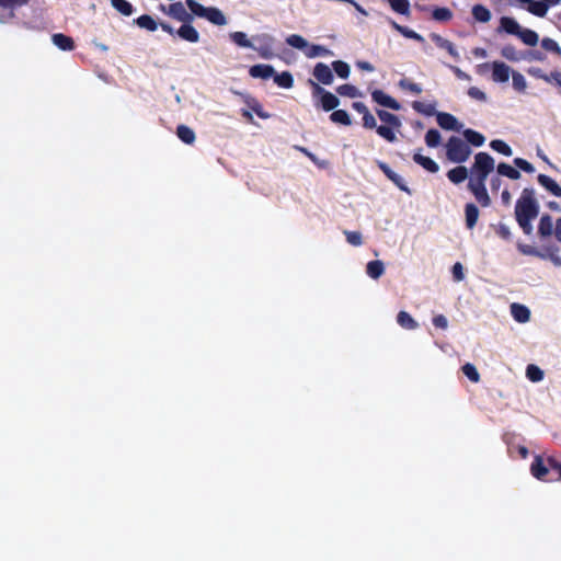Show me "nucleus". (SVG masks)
Here are the masks:
<instances>
[{
	"mask_svg": "<svg viewBox=\"0 0 561 561\" xmlns=\"http://www.w3.org/2000/svg\"><path fill=\"white\" fill-rule=\"evenodd\" d=\"M185 3L191 12L186 11L182 2H173L168 5L165 14L182 23H192L194 21V16L205 19L211 24L218 26L227 23L225 14L218 8L204 7L196 0H186Z\"/></svg>",
	"mask_w": 561,
	"mask_h": 561,
	"instance_id": "nucleus-1",
	"label": "nucleus"
},
{
	"mask_svg": "<svg viewBox=\"0 0 561 561\" xmlns=\"http://www.w3.org/2000/svg\"><path fill=\"white\" fill-rule=\"evenodd\" d=\"M495 162L488 152H478L471 167V178L468 183L485 184L489 174L494 170Z\"/></svg>",
	"mask_w": 561,
	"mask_h": 561,
	"instance_id": "nucleus-2",
	"label": "nucleus"
},
{
	"mask_svg": "<svg viewBox=\"0 0 561 561\" xmlns=\"http://www.w3.org/2000/svg\"><path fill=\"white\" fill-rule=\"evenodd\" d=\"M539 214V205L531 187L523 190L515 205V218H536Z\"/></svg>",
	"mask_w": 561,
	"mask_h": 561,
	"instance_id": "nucleus-3",
	"label": "nucleus"
},
{
	"mask_svg": "<svg viewBox=\"0 0 561 561\" xmlns=\"http://www.w3.org/2000/svg\"><path fill=\"white\" fill-rule=\"evenodd\" d=\"M470 146L457 136L449 137L446 144V157L454 163L466 162L471 154Z\"/></svg>",
	"mask_w": 561,
	"mask_h": 561,
	"instance_id": "nucleus-4",
	"label": "nucleus"
},
{
	"mask_svg": "<svg viewBox=\"0 0 561 561\" xmlns=\"http://www.w3.org/2000/svg\"><path fill=\"white\" fill-rule=\"evenodd\" d=\"M309 84L311 85L312 98L318 100L316 106H320L323 111L330 112L340 105V99L335 94L325 90L311 79L309 80Z\"/></svg>",
	"mask_w": 561,
	"mask_h": 561,
	"instance_id": "nucleus-5",
	"label": "nucleus"
},
{
	"mask_svg": "<svg viewBox=\"0 0 561 561\" xmlns=\"http://www.w3.org/2000/svg\"><path fill=\"white\" fill-rule=\"evenodd\" d=\"M256 45L253 44L252 49L257 51L259 56L263 59H271L275 56L274 43L275 39L268 34H261L253 37Z\"/></svg>",
	"mask_w": 561,
	"mask_h": 561,
	"instance_id": "nucleus-6",
	"label": "nucleus"
},
{
	"mask_svg": "<svg viewBox=\"0 0 561 561\" xmlns=\"http://www.w3.org/2000/svg\"><path fill=\"white\" fill-rule=\"evenodd\" d=\"M489 66H491V68H492V80L494 82L505 83L508 81L510 76L512 75V71H513L510 66H507L503 61H493L491 65H489V64L481 65V67H485V68Z\"/></svg>",
	"mask_w": 561,
	"mask_h": 561,
	"instance_id": "nucleus-7",
	"label": "nucleus"
},
{
	"mask_svg": "<svg viewBox=\"0 0 561 561\" xmlns=\"http://www.w3.org/2000/svg\"><path fill=\"white\" fill-rule=\"evenodd\" d=\"M377 167L382 171L387 179L390 180L399 190L405 192L409 195L412 194L411 190L405 184L403 178L397 174L386 162L377 161Z\"/></svg>",
	"mask_w": 561,
	"mask_h": 561,
	"instance_id": "nucleus-8",
	"label": "nucleus"
},
{
	"mask_svg": "<svg viewBox=\"0 0 561 561\" xmlns=\"http://www.w3.org/2000/svg\"><path fill=\"white\" fill-rule=\"evenodd\" d=\"M28 1L30 0H0V8L8 11L7 14H0V22L7 23L9 20H12L15 16L14 10L27 4Z\"/></svg>",
	"mask_w": 561,
	"mask_h": 561,
	"instance_id": "nucleus-9",
	"label": "nucleus"
},
{
	"mask_svg": "<svg viewBox=\"0 0 561 561\" xmlns=\"http://www.w3.org/2000/svg\"><path fill=\"white\" fill-rule=\"evenodd\" d=\"M436 121L439 127L445 130L459 131L462 126L453 114L446 112H438Z\"/></svg>",
	"mask_w": 561,
	"mask_h": 561,
	"instance_id": "nucleus-10",
	"label": "nucleus"
},
{
	"mask_svg": "<svg viewBox=\"0 0 561 561\" xmlns=\"http://www.w3.org/2000/svg\"><path fill=\"white\" fill-rule=\"evenodd\" d=\"M468 190L482 207H489L491 205V197L489 196L485 184L468 183Z\"/></svg>",
	"mask_w": 561,
	"mask_h": 561,
	"instance_id": "nucleus-11",
	"label": "nucleus"
},
{
	"mask_svg": "<svg viewBox=\"0 0 561 561\" xmlns=\"http://www.w3.org/2000/svg\"><path fill=\"white\" fill-rule=\"evenodd\" d=\"M352 107L363 115V126L367 129L377 128L375 116L369 112L368 107L363 102H353Z\"/></svg>",
	"mask_w": 561,
	"mask_h": 561,
	"instance_id": "nucleus-12",
	"label": "nucleus"
},
{
	"mask_svg": "<svg viewBox=\"0 0 561 561\" xmlns=\"http://www.w3.org/2000/svg\"><path fill=\"white\" fill-rule=\"evenodd\" d=\"M313 77L322 84L329 85L333 82L334 76L331 68L323 64L318 62L313 68Z\"/></svg>",
	"mask_w": 561,
	"mask_h": 561,
	"instance_id": "nucleus-13",
	"label": "nucleus"
},
{
	"mask_svg": "<svg viewBox=\"0 0 561 561\" xmlns=\"http://www.w3.org/2000/svg\"><path fill=\"white\" fill-rule=\"evenodd\" d=\"M371 98L373 100L378 103L379 105L381 106H385V107H388V108H391L393 111H399L401 108V105L400 103L393 99L392 96L386 94L383 91L381 90H375L373 93H371Z\"/></svg>",
	"mask_w": 561,
	"mask_h": 561,
	"instance_id": "nucleus-14",
	"label": "nucleus"
},
{
	"mask_svg": "<svg viewBox=\"0 0 561 561\" xmlns=\"http://www.w3.org/2000/svg\"><path fill=\"white\" fill-rule=\"evenodd\" d=\"M175 33L181 39L190 43H197L199 41V33L191 23H183Z\"/></svg>",
	"mask_w": 561,
	"mask_h": 561,
	"instance_id": "nucleus-15",
	"label": "nucleus"
},
{
	"mask_svg": "<svg viewBox=\"0 0 561 561\" xmlns=\"http://www.w3.org/2000/svg\"><path fill=\"white\" fill-rule=\"evenodd\" d=\"M51 42L55 46H57L60 50L64 51H71L76 47L73 38L62 33L53 34Z\"/></svg>",
	"mask_w": 561,
	"mask_h": 561,
	"instance_id": "nucleus-16",
	"label": "nucleus"
},
{
	"mask_svg": "<svg viewBox=\"0 0 561 561\" xmlns=\"http://www.w3.org/2000/svg\"><path fill=\"white\" fill-rule=\"evenodd\" d=\"M531 474L538 480H546L549 472L548 463L546 465L540 456H536L530 465Z\"/></svg>",
	"mask_w": 561,
	"mask_h": 561,
	"instance_id": "nucleus-17",
	"label": "nucleus"
},
{
	"mask_svg": "<svg viewBox=\"0 0 561 561\" xmlns=\"http://www.w3.org/2000/svg\"><path fill=\"white\" fill-rule=\"evenodd\" d=\"M431 38L437 47L445 49L454 59H459V54L455 45L449 39L444 38L439 34L435 33L431 35Z\"/></svg>",
	"mask_w": 561,
	"mask_h": 561,
	"instance_id": "nucleus-18",
	"label": "nucleus"
},
{
	"mask_svg": "<svg viewBox=\"0 0 561 561\" xmlns=\"http://www.w3.org/2000/svg\"><path fill=\"white\" fill-rule=\"evenodd\" d=\"M520 27L522 26L519 25V23L514 18L502 16L500 19V26H499L497 31L499 32H505L506 34L517 36Z\"/></svg>",
	"mask_w": 561,
	"mask_h": 561,
	"instance_id": "nucleus-19",
	"label": "nucleus"
},
{
	"mask_svg": "<svg viewBox=\"0 0 561 561\" xmlns=\"http://www.w3.org/2000/svg\"><path fill=\"white\" fill-rule=\"evenodd\" d=\"M421 150L422 149H419L414 154H413V161L421 165L423 169H425L426 171L431 172V173H436L438 172L439 170V167L438 164L433 160L431 159L430 157H425L423 154H421Z\"/></svg>",
	"mask_w": 561,
	"mask_h": 561,
	"instance_id": "nucleus-20",
	"label": "nucleus"
},
{
	"mask_svg": "<svg viewBox=\"0 0 561 561\" xmlns=\"http://www.w3.org/2000/svg\"><path fill=\"white\" fill-rule=\"evenodd\" d=\"M249 73L252 78L270 79L275 70L271 65L259 64L250 67Z\"/></svg>",
	"mask_w": 561,
	"mask_h": 561,
	"instance_id": "nucleus-21",
	"label": "nucleus"
},
{
	"mask_svg": "<svg viewBox=\"0 0 561 561\" xmlns=\"http://www.w3.org/2000/svg\"><path fill=\"white\" fill-rule=\"evenodd\" d=\"M537 180L538 183L552 195L561 197V186L553 179L546 174H539Z\"/></svg>",
	"mask_w": 561,
	"mask_h": 561,
	"instance_id": "nucleus-22",
	"label": "nucleus"
},
{
	"mask_svg": "<svg viewBox=\"0 0 561 561\" xmlns=\"http://www.w3.org/2000/svg\"><path fill=\"white\" fill-rule=\"evenodd\" d=\"M479 208L473 203H468L465 206V218H466V227L468 229H473L478 222L479 218Z\"/></svg>",
	"mask_w": 561,
	"mask_h": 561,
	"instance_id": "nucleus-23",
	"label": "nucleus"
},
{
	"mask_svg": "<svg viewBox=\"0 0 561 561\" xmlns=\"http://www.w3.org/2000/svg\"><path fill=\"white\" fill-rule=\"evenodd\" d=\"M511 312H512L513 318L519 323H525L530 319V311L524 305H520L517 302L512 304Z\"/></svg>",
	"mask_w": 561,
	"mask_h": 561,
	"instance_id": "nucleus-24",
	"label": "nucleus"
},
{
	"mask_svg": "<svg viewBox=\"0 0 561 561\" xmlns=\"http://www.w3.org/2000/svg\"><path fill=\"white\" fill-rule=\"evenodd\" d=\"M553 233L552 217L548 214L541 216L538 225V234L540 238H548Z\"/></svg>",
	"mask_w": 561,
	"mask_h": 561,
	"instance_id": "nucleus-25",
	"label": "nucleus"
},
{
	"mask_svg": "<svg viewBox=\"0 0 561 561\" xmlns=\"http://www.w3.org/2000/svg\"><path fill=\"white\" fill-rule=\"evenodd\" d=\"M517 1L520 3H527L528 4L527 10L536 16L542 18L547 14L548 5L543 2H539L536 0H517Z\"/></svg>",
	"mask_w": 561,
	"mask_h": 561,
	"instance_id": "nucleus-26",
	"label": "nucleus"
},
{
	"mask_svg": "<svg viewBox=\"0 0 561 561\" xmlns=\"http://www.w3.org/2000/svg\"><path fill=\"white\" fill-rule=\"evenodd\" d=\"M388 22H389V24L391 25V27L393 30H396L397 32H399L401 35H403L407 38L414 39V41H417V42H422L424 39L423 36H421L415 31H413V30H411V28H409L407 26H402V25L398 24L392 19H389Z\"/></svg>",
	"mask_w": 561,
	"mask_h": 561,
	"instance_id": "nucleus-27",
	"label": "nucleus"
},
{
	"mask_svg": "<svg viewBox=\"0 0 561 561\" xmlns=\"http://www.w3.org/2000/svg\"><path fill=\"white\" fill-rule=\"evenodd\" d=\"M517 37L527 46H536L539 42L538 34L530 28L520 27Z\"/></svg>",
	"mask_w": 561,
	"mask_h": 561,
	"instance_id": "nucleus-28",
	"label": "nucleus"
},
{
	"mask_svg": "<svg viewBox=\"0 0 561 561\" xmlns=\"http://www.w3.org/2000/svg\"><path fill=\"white\" fill-rule=\"evenodd\" d=\"M463 137H465V141L468 144V145H472L474 147H480L484 144L485 141V137L477 131V130H473V129H465L463 133H462Z\"/></svg>",
	"mask_w": 561,
	"mask_h": 561,
	"instance_id": "nucleus-29",
	"label": "nucleus"
},
{
	"mask_svg": "<svg viewBox=\"0 0 561 561\" xmlns=\"http://www.w3.org/2000/svg\"><path fill=\"white\" fill-rule=\"evenodd\" d=\"M448 180L454 184H460L468 178V170L466 167L459 165L447 172Z\"/></svg>",
	"mask_w": 561,
	"mask_h": 561,
	"instance_id": "nucleus-30",
	"label": "nucleus"
},
{
	"mask_svg": "<svg viewBox=\"0 0 561 561\" xmlns=\"http://www.w3.org/2000/svg\"><path fill=\"white\" fill-rule=\"evenodd\" d=\"M376 113L381 122L386 123L392 128L399 129L401 127V121L397 115L385 110H377Z\"/></svg>",
	"mask_w": 561,
	"mask_h": 561,
	"instance_id": "nucleus-31",
	"label": "nucleus"
},
{
	"mask_svg": "<svg viewBox=\"0 0 561 561\" xmlns=\"http://www.w3.org/2000/svg\"><path fill=\"white\" fill-rule=\"evenodd\" d=\"M497 174L501 176H506L511 180H518L520 178V172L508 163L501 162L496 167Z\"/></svg>",
	"mask_w": 561,
	"mask_h": 561,
	"instance_id": "nucleus-32",
	"label": "nucleus"
},
{
	"mask_svg": "<svg viewBox=\"0 0 561 561\" xmlns=\"http://www.w3.org/2000/svg\"><path fill=\"white\" fill-rule=\"evenodd\" d=\"M176 136L186 145H192L196 139L194 130L186 125L176 127Z\"/></svg>",
	"mask_w": 561,
	"mask_h": 561,
	"instance_id": "nucleus-33",
	"label": "nucleus"
},
{
	"mask_svg": "<svg viewBox=\"0 0 561 561\" xmlns=\"http://www.w3.org/2000/svg\"><path fill=\"white\" fill-rule=\"evenodd\" d=\"M385 272V265L381 261L375 260L367 263L366 273L373 279H378Z\"/></svg>",
	"mask_w": 561,
	"mask_h": 561,
	"instance_id": "nucleus-34",
	"label": "nucleus"
},
{
	"mask_svg": "<svg viewBox=\"0 0 561 561\" xmlns=\"http://www.w3.org/2000/svg\"><path fill=\"white\" fill-rule=\"evenodd\" d=\"M398 324L407 330H414L419 327L417 322L407 311H400L397 316Z\"/></svg>",
	"mask_w": 561,
	"mask_h": 561,
	"instance_id": "nucleus-35",
	"label": "nucleus"
},
{
	"mask_svg": "<svg viewBox=\"0 0 561 561\" xmlns=\"http://www.w3.org/2000/svg\"><path fill=\"white\" fill-rule=\"evenodd\" d=\"M453 16V11L446 7H435L432 11V19L437 22H449Z\"/></svg>",
	"mask_w": 561,
	"mask_h": 561,
	"instance_id": "nucleus-36",
	"label": "nucleus"
},
{
	"mask_svg": "<svg viewBox=\"0 0 561 561\" xmlns=\"http://www.w3.org/2000/svg\"><path fill=\"white\" fill-rule=\"evenodd\" d=\"M245 104L260 118L267 119V118L271 117V115L263 110L262 104L255 98L248 96L247 100H245Z\"/></svg>",
	"mask_w": 561,
	"mask_h": 561,
	"instance_id": "nucleus-37",
	"label": "nucleus"
},
{
	"mask_svg": "<svg viewBox=\"0 0 561 561\" xmlns=\"http://www.w3.org/2000/svg\"><path fill=\"white\" fill-rule=\"evenodd\" d=\"M136 24L140 27V28H145L147 31H150V32H154L157 31L158 28V23L154 21V19L149 15V14H142L140 16H138L136 20H135Z\"/></svg>",
	"mask_w": 561,
	"mask_h": 561,
	"instance_id": "nucleus-38",
	"label": "nucleus"
},
{
	"mask_svg": "<svg viewBox=\"0 0 561 561\" xmlns=\"http://www.w3.org/2000/svg\"><path fill=\"white\" fill-rule=\"evenodd\" d=\"M412 107L417 113H421L425 116H433L436 115L438 112H436L435 103H424L420 101H414L412 103Z\"/></svg>",
	"mask_w": 561,
	"mask_h": 561,
	"instance_id": "nucleus-39",
	"label": "nucleus"
},
{
	"mask_svg": "<svg viewBox=\"0 0 561 561\" xmlns=\"http://www.w3.org/2000/svg\"><path fill=\"white\" fill-rule=\"evenodd\" d=\"M391 9L401 15L410 16V2L409 0H387Z\"/></svg>",
	"mask_w": 561,
	"mask_h": 561,
	"instance_id": "nucleus-40",
	"label": "nucleus"
},
{
	"mask_svg": "<svg viewBox=\"0 0 561 561\" xmlns=\"http://www.w3.org/2000/svg\"><path fill=\"white\" fill-rule=\"evenodd\" d=\"M472 16L481 23H486L491 20V12L482 4H476L472 8Z\"/></svg>",
	"mask_w": 561,
	"mask_h": 561,
	"instance_id": "nucleus-41",
	"label": "nucleus"
},
{
	"mask_svg": "<svg viewBox=\"0 0 561 561\" xmlns=\"http://www.w3.org/2000/svg\"><path fill=\"white\" fill-rule=\"evenodd\" d=\"M274 82L284 89H290L294 85V78L290 72L274 73Z\"/></svg>",
	"mask_w": 561,
	"mask_h": 561,
	"instance_id": "nucleus-42",
	"label": "nucleus"
},
{
	"mask_svg": "<svg viewBox=\"0 0 561 561\" xmlns=\"http://www.w3.org/2000/svg\"><path fill=\"white\" fill-rule=\"evenodd\" d=\"M331 122L335 124H341L344 126H350L352 124L351 117L345 110H335L330 115Z\"/></svg>",
	"mask_w": 561,
	"mask_h": 561,
	"instance_id": "nucleus-43",
	"label": "nucleus"
},
{
	"mask_svg": "<svg viewBox=\"0 0 561 561\" xmlns=\"http://www.w3.org/2000/svg\"><path fill=\"white\" fill-rule=\"evenodd\" d=\"M231 41L243 48H252L253 43L248 38L247 34L240 31L230 33Z\"/></svg>",
	"mask_w": 561,
	"mask_h": 561,
	"instance_id": "nucleus-44",
	"label": "nucleus"
},
{
	"mask_svg": "<svg viewBox=\"0 0 561 561\" xmlns=\"http://www.w3.org/2000/svg\"><path fill=\"white\" fill-rule=\"evenodd\" d=\"M112 7L125 16L133 14L134 8L127 0H111Z\"/></svg>",
	"mask_w": 561,
	"mask_h": 561,
	"instance_id": "nucleus-45",
	"label": "nucleus"
},
{
	"mask_svg": "<svg viewBox=\"0 0 561 561\" xmlns=\"http://www.w3.org/2000/svg\"><path fill=\"white\" fill-rule=\"evenodd\" d=\"M424 139H425L426 146L430 148H436L442 142L440 133L435 128L428 129L427 133L425 134Z\"/></svg>",
	"mask_w": 561,
	"mask_h": 561,
	"instance_id": "nucleus-46",
	"label": "nucleus"
},
{
	"mask_svg": "<svg viewBox=\"0 0 561 561\" xmlns=\"http://www.w3.org/2000/svg\"><path fill=\"white\" fill-rule=\"evenodd\" d=\"M543 370L534 365V364H529L526 368V377L533 381V382H539L543 379Z\"/></svg>",
	"mask_w": 561,
	"mask_h": 561,
	"instance_id": "nucleus-47",
	"label": "nucleus"
},
{
	"mask_svg": "<svg viewBox=\"0 0 561 561\" xmlns=\"http://www.w3.org/2000/svg\"><path fill=\"white\" fill-rule=\"evenodd\" d=\"M513 88L519 92L525 93L527 89V82L525 77L518 71H512Z\"/></svg>",
	"mask_w": 561,
	"mask_h": 561,
	"instance_id": "nucleus-48",
	"label": "nucleus"
},
{
	"mask_svg": "<svg viewBox=\"0 0 561 561\" xmlns=\"http://www.w3.org/2000/svg\"><path fill=\"white\" fill-rule=\"evenodd\" d=\"M490 147L503 156L511 157L513 154L512 148L501 139H494L490 142Z\"/></svg>",
	"mask_w": 561,
	"mask_h": 561,
	"instance_id": "nucleus-49",
	"label": "nucleus"
},
{
	"mask_svg": "<svg viewBox=\"0 0 561 561\" xmlns=\"http://www.w3.org/2000/svg\"><path fill=\"white\" fill-rule=\"evenodd\" d=\"M394 129L396 128H392L389 125H380V126H377L376 131L380 137H382L387 141L393 142L397 140Z\"/></svg>",
	"mask_w": 561,
	"mask_h": 561,
	"instance_id": "nucleus-50",
	"label": "nucleus"
},
{
	"mask_svg": "<svg viewBox=\"0 0 561 561\" xmlns=\"http://www.w3.org/2000/svg\"><path fill=\"white\" fill-rule=\"evenodd\" d=\"M462 373L472 382L480 381V374L473 364L467 363L461 367Z\"/></svg>",
	"mask_w": 561,
	"mask_h": 561,
	"instance_id": "nucleus-51",
	"label": "nucleus"
},
{
	"mask_svg": "<svg viewBox=\"0 0 561 561\" xmlns=\"http://www.w3.org/2000/svg\"><path fill=\"white\" fill-rule=\"evenodd\" d=\"M501 55L502 57L510 61H518L522 58L519 53L513 45L503 46V48L501 49Z\"/></svg>",
	"mask_w": 561,
	"mask_h": 561,
	"instance_id": "nucleus-52",
	"label": "nucleus"
},
{
	"mask_svg": "<svg viewBox=\"0 0 561 561\" xmlns=\"http://www.w3.org/2000/svg\"><path fill=\"white\" fill-rule=\"evenodd\" d=\"M332 67L340 78L346 79L350 76V66L345 61L335 60L332 62Z\"/></svg>",
	"mask_w": 561,
	"mask_h": 561,
	"instance_id": "nucleus-53",
	"label": "nucleus"
},
{
	"mask_svg": "<svg viewBox=\"0 0 561 561\" xmlns=\"http://www.w3.org/2000/svg\"><path fill=\"white\" fill-rule=\"evenodd\" d=\"M541 47L547 51L561 56V47L554 39L550 37H545L541 39Z\"/></svg>",
	"mask_w": 561,
	"mask_h": 561,
	"instance_id": "nucleus-54",
	"label": "nucleus"
},
{
	"mask_svg": "<svg viewBox=\"0 0 561 561\" xmlns=\"http://www.w3.org/2000/svg\"><path fill=\"white\" fill-rule=\"evenodd\" d=\"M286 43L297 49H304L307 47L308 43L307 41L298 35V34H291L286 38Z\"/></svg>",
	"mask_w": 561,
	"mask_h": 561,
	"instance_id": "nucleus-55",
	"label": "nucleus"
},
{
	"mask_svg": "<svg viewBox=\"0 0 561 561\" xmlns=\"http://www.w3.org/2000/svg\"><path fill=\"white\" fill-rule=\"evenodd\" d=\"M336 92L342 96L356 98L358 89L355 85L345 83L336 88Z\"/></svg>",
	"mask_w": 561,
	"mask_h": 561,
	"instance_id": "nucleus-56",
	"label": "nucleus"
},
{
	"mask_svg": "<svg viewBox=\"0 0 561 561\" xmlns=\"http://www.w3.org/2000/svg\"><path fill=\"white\" fill-rule=\"evenodd\" d=\"M399 87L404 90H408L414 94H420L422 92V88L420 84H417L415 82H411L408 79H401L399 82Z\"/></svg>",
	"mask_w": 561,
	"mask_h": 561,
	"instance_id": "nucleus-57",
	"label": "nucleus"
},
{
	"mask_svg": "<svg viewBox=\"0 0 561 561\" xmlns=\"http://www.w3.org/2000/svg\"><path fill=\"white\" fill-rule=\"evenodd\" d=\"M344 234L350 244H352L354 247H359L363 244V238H362L360 232L346 230V231H344Z\"/></svg>",
	"mask_w": 561,
	"mask_h": 561,
	"instance_id": "nucleus-58",
	"label": "nucleus"
},
{
	"mask_svg": "<svg viewBox=\"0 0 561 561\" xmlns=\"http://www.w3.org/2000/svg\"><path fill=\"white\" fill-rule=\"evenodd\" d=\"M517 249L524 255H531L540 259V250L536 249L533 245L518 243Z\"/></svg>",
	"mask_w": 561,
	"mask_h": 561,
	"instance_id": "nucleus-59",
	"label": "nucleus"
},
{
	"mask_svg": "<svg viewBox=\"0 0 561 561\" xmlns=\"http://www.w3.org/2000/svg\"><path fill=\"white\" fill-rule=\"evenodd\" d=\"M330 54V50L328 48H325L324 46H321V45H312L309 49V51L307 53V56L309 58H314V57H318V56H327Z\"/></svg>",
	"mask_w": 561,
	"mask_h": 561,
	"instance_id": "nucleus-60",
	"label": "nucleus"
},
{
	"mask_svg": "<svg viewBox=\"0 0 561 561\" xmlns=\"http://www.w3.org/2000/svg\"><path fill=\"white\" fill-rule=\"evenodd\" d=\"M559 251H560V249L557 245L545 247L542 250H540V259L548 260L550 257H553V255L559 254Z\"/></svg>",
	"mask_w": 561,
	"mask_h": 561,
	"instance_id": "nucleus-61",
	"label": "nucleus"
},
{
	"mask_svg": "<svg viewBox=\"0 0 561 561\" xmlns=\"http://www.w3.org/2000/svg\"><path fill=\"white\" fill-rule=\"evenodd\" d=\"M513 162L518 169L523 170L524 172L533 173L535 171L534 165L523 158H515Z\"/></svg>",
	"mask_w": 561,
	"mask_h": 561,
	"instance_id": "nucleus-62",
	"label": "nucleus"
},
{
	"mask_svg": "<svg viewBox=\"0 0 561 561\" xmlns=\"http://www.w3.org/2000/svg\"><path fill=\"white\" fill-rule=\"evenodd\" d=\"M547 462L549 470L554 471L557 473L556 480L561 481V462L552 457H549L547 459Z\"/></svg>",
	"mask_w": 561,
	"mask_h": 561,
	"instance_id": "nucleus-63",
	"label": "nucleus"
},
{
	"mask_svg": "<svg viewBox=\"0 0 561 561\" xmlns=\"http://www.w3.org/2000/svg\"><path fill=\"white\" fill-rule=\"evenodd\" d=\"M495 232L503 240L510 241L512 239L511 230L504 224H499L496 229H495Z\"/></svg>",
	"mask_w": 561,
	"mask_h": 561,
	"instance_id": "nucleus-64",
	"label": "nucleus"
}]
</instances>
